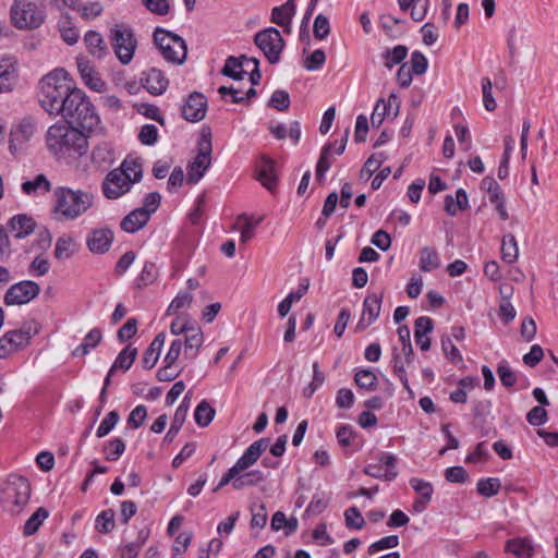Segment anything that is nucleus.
<instances>
[{
  "label": "nucleus",
  "instance_id": "58",
  "mask_svg": "<svg viewBox=\"0 0 558 558\" xmlns=\"http://www.w3.org/2000/svg\"><path fill=\"white\" fill-rule=\"evenodd\" d=\"M326 61V54L324 50L316 49L304 60V68L308 71H315L320 69Z\"/></svg>",
  "mask_w": 558,
  "mask_h": 558
},
{
  "label": "nucleus",
  "instance_id": "19",
  "mask_svg": "<svg viewBox=\"0 0 558 558\" xmlns=\"http://www.w3.org/2000/svg\"><path fill=\"white\" fill-rule=\"evenodd\" d=\"M384 292L369 293L363 302V313L360 322L357 323L359 328H366L372 325L379 316Z\"/></svg>",
  "mask_w": 558,
  "mask_h": 558
},
{
  "label": "nucleus",
  "instance_id": "62",
  "mask_svg": "<svg viewBox=\"0 0 558 558\" xmlns=\"http://www.w3.org/2000/svg\"><path fill=\"white\" fill-rule=\"evenodd\" d=\"M142 3L153 14L166 15L170 11L168 0H142Z\"/></svg>",
  "mask_w": 558,
  "mask_h": 558
},
{
  "label": "nucleus",
  "instance_id": "21",
  "mask_svg": "<svg viewBox=\"0 0 558 558\" xmlns=\"http://www.w3.org/2000/svg\"><path fill=\"white\" fill-rule=\"evenodd\" d=\"M269 446V439L268 438H260L256 441H254L242 454L241 458L238 459L235 462V466L241 471L244 472L247 469H250L252 465H254L257 460L260 458L263 452L268 448Z\"/></svg>",
  "mask_w": 558,
  "mask_h": 558
},
{
  "label": "nucleus",
  "instance_id": "61",
  "mask_svg": "<svg viewBox=\"0 0 558 558\" xmlns=\"http://www.w3.org/2000/svg\"><path fill=\"white\" fill-rule=\"evenodd\" d=\"M497 374L499 376V379H500L501 384L506 388L512 387L515 384V381H517L515 373L511 369L510 366H508L507 363H500L498 365Z\"/></svg>",
  "mask_w": 558,
  "mask_h": 558
},
{
  "label": "nucleus",
  "instance_id": "44",
  "mask_svg": "<svg viewBox=\"0 0 558 558\" xmlns=\"http://www.w3.org/2000/svg\"><path fill=\"white\" fill-rule=\"evenodd\" d=\"M408 56V48L403 45H398L392 49H388L383 53L385 66L388 69L393 68L396 64L401 63Z\"/></svg>",
  "mask_w": 558,
  "mask_h": 558
},
{
  "label": "nucleus",
  "instance_id": "25",
  "mask_svg": "<svg viewBox=\"0 0 558 558\" xmlns=\"http://www.w3.org/2000/svg\"><path fill=\"white\" fill-rule=\"evenodd\" d=\"M257 180L265 186L268 191L272 192L277 184V175L275 170V161L263 157L258 163L257 169Z\"/></svg>",
  "mask_w": 558,
  "mask_h": 558
},
{
  "label": "nucleus",
  "instance_id": "50",
  "mask_svg": "<svg viewBox=\"0 0 558 558\" xmlns=\"http://www.w3.org/2000/svg\"><path fill=\"white\" fill-rule=\"evenodd\" d=\"M125 450V444L121 438H113L105 446L106 459L109 461L118 460Z\"/></svg>",
  "mask_w": 558,
  "mask_h": 558
},
{
  "label": "nucleus",
  "instance_id": "28",
  "mask_svg": "<svg viewBox=\"0 0 558 558\" xmlns=\"http://www.w3.org/2000/svg\"><path fill=\"white\" fill-rule=\"evenodd\" d=\"M189 407H190V404H189V396L186 395L183 398L181 404L175 410V413H174V416H173V421L171 423V426H170L169 430L167 432V434H166V436L163 438V441L171 442L174 439V437L177 436V434L179 433V430L181 429L183 423L186 420Z\"/></svg>",
  "mask_w": 558,
  "mask_h": 558
},
{
  "label": "nucleus",
  "instance_id": "20",
  "mask_svg": "<svg viewBox=\"0 0 558 558\" xmlns=\"http://www.w3.org/2000/svg\"><path fill=\"white\" fill-rule=\"evenodd\" d=\"M16 80V60L9 56H0V94L12 92Z\"/></svg>",
  "mask_w": 558,
  "mask_h": 558
},
{
  "label": "nucleus",
  "instance_id": "6",
  "mask_svg": "<svg viewBox=\"0 0 558 558\" xmlns=\"http://www.w3.org/2000/svg\"><path fill=\"white\" fill-rule=\"evenodd\" d=\"M170 331L174 336L184 335V357L196 359L204 342L203 331L186 318L179 316L170 325Z\"/></svg>",
  "mask_w": 558,
  "mask_h": 558
},
{
  "label": "nucleus",
  "instance_id": "49",
  "mask_svg": "<svg viewBox=\"0 0 558 558\" xmlns=\"http://www.w3.org/2000/svg\"><path fill=\"white\" fill-rule=\"evenodd\" d=\"M193 301V295L191 292H180L178 295L171 301L170 305L167 308V315H174L178 311L190 307Z\"/></svg>",
  "mask_w": 558,
  "mask_h": 558
},
{
  "label": "nucleus",
  "instance_id": "40",
  "mask_svg": "<svg viewBox=\"0 0 558 558\" xmlns=\"http://www.w3.org/2000/svg\"><path fill=\"white\" fill-rule=\"evenodd\" d=\"M242 56L240 58L229 57L226 60L225 66L221 70V73L226 76H229L233 80H242L246 71L244 70Z\"/></svg>",
  "mask_w": 558,
  "mask_h": 558
},
{
  "label": "nucleus",
  "instance_id": "46",
  "mask_svg": "<svg viewBox=\"0 0 558 558\" xmlns=\"http://www.w3.org/2000/svg\"><path fill=\"white\" fill-rule=\"evenodd\" d=\"M118 169L123 171L124 174H129L132 185L142 179V163L137 159H125Z\"/></svg>",
  "mask_w": 558,
  "mask_h": 558
},
{
  "label": "nucleus",
  "instance_id": "30",
  "mask_svg": "<svg viewBox=\"0 0 558 558\" xmlns=\"http://www.w3.org/2000/svg\"><path fill=\"white\" fill-rule=\"evenodd\" d=\"M295 10V0H288L284 4L272 9L271 22L281 27H289Z\"/></svg>",
  "mask_w": 558,
  "mask_h": 558
},
{
  "label": "nucleus",
  "instance_id": "24",
  "mask_svg": "<svg viewBox=\"0 0 558 558\" xmlns=\"http://www.w3.org/2000/svg\"><path fill=\"white\" fill-rule=\"evenodd\" d=\"M262 217L253 219L248 217L246 214H241L236 217V221L233 225V229L240 231L241 244H245L254 238L255 229L262 222Z\"/></svg>",
  "mask_w": 558,
  "mask_h": 558
},
{
  "label": "nucleus",
  "instance_id": "3",
  "mask_svg": "<svg viewBox=\"0 0 558 558\" xmlns=\"http://www.w3.org/2000/svg\"><path fill=\"white\" fill-rule=\"evenodd\" d=\"M66 124L88 133L102 131L100 118L89 97L80 88L74 89L60 114Z\"/></svg>",
  "mask_w": 558,
  "mask_h": 558
},
{
  "label": "nucleus",
  "instance_id": "18",
  "mask_svg": "<svg viewBox=\"0 0 558 558\" xmlns=\"http://www.w3.org/2000/svg\"><path fill=\"white\" fill-rule=\"evenodd\" d=\"M76 66L83 82L95 92H102L105 88V82L101 80L99 73L95 70V66L85 56H78L76 58Z\"/></svg>",
  "mask_w": 558,
  "mask_h": 558
},
{
  "label": "nucleus",
  "instance_id": "14",
  "mask_svg": "<svg viewBox=\"0 0 558 558\" xmlns=\"http://www.w3.org/2000/svg\"><path fill=\"white\" fill-rule=\"evenodd\" d=\"M128 175L119 169L110 171L102 182L105 196L109 199H117L129 192L132 184Z\"/></svg>",
  "mask_w": 558,
  "mask_h": 558
},
{
  "label": "nucleus",
  "instance_id": "27",
  "mask_svg": "<svg viewBox=\"0 0 558 558\" xmlns=\"http://www.w3.org/2000/svg\"><path fill=\"white\" fill-rule=\"evenodd\" d=\"M92 162L97 168H106L114 161V151L111 144L101 142L92 150Z\"/></svg>",
  "mask_w": 558,
  "mask_h": 558
},
{
  "label": "nucleus",
  "instance_id": "16",
  "mask_svg": "<svg viewBox=\"0 0 558 558\" xmlns=\"http://www.w3.org/2000/svg\"><path fill=\"white\" fill-rule=\"evenodd\" d=\"M112 242L113 231L108 227L93 229L86 238V245L94 254L108 252Z\"/></svg>",
  "mask_w": 558,
  "mask_h": 558
},
{
  "label": "nucleus",
  "instance_id": "57",
  "mask_svg": "<svg viewBox=\"0 0 558 558\" xmlns=\"http://www.w3.org/2000/svg\"><path fill=\"white\" fill-rule=\"evenodd\" d=\"M313 33L314 37L319 40L325 39L329 35L330 24L327 16H325L324 14H318L315 17Z\"/></svg>",
  "mask_w": 558,
  "mask_h": 558
},
{
  "label": "nucleus",
  "instance_id": "38",
  "mask_svg": "<svg viewBox=\"0 0 558 558\" xmlns=\"http://www.w3.org/2000/svg\"><path fill=\"white\" fill-rule=\"evenodd\" d=\"M440 266V258L434 247L425 246L420 255V269L423 271H432Z\"/></svg>",
  "mask_w": 558,
  "mask_h": 558
},
{
  "label": "nucleus",
  "instance_id": "17",
  "mask_svg": "<svg viewBox=\"0 0 558 558\" xmlns=\"http://www.w3.org/2000/svg\"><path fill=\"white\" fill-rule=\"evenodd\" d=\"M207 110L206 97L197 92L192 93L182 107V116L189 122H198L205 118Z\"/></svg>",
  "mask_w": 558,
  "mask_h": 558
},
{
  "label": "nucleus",
  "instance_id": "39",
  "mask_svg": "<svg viewBox=\"0 0 558 558\" xmlns=\"http://www.w3.org/2000/svg\"><path fill=\"white\" fill-rule=\"evenodd\" d=\"M51 190V184L45 174H37L34 180L25 181L22 183V191L25 194L48 193Z\"/></svg>",
  "mask_w": 558,
  "mask_h": 558
},
{
  "label": "nucleus",
  "instance_id": "9",
  "mask_svg": "<svg viewBox=\"0 0 558 558\" xmlns=\"http://www.w3.org/2000/svg\"><path fill=\"white\" fill-rule=\"evenodd\" d=\"M11 19L17 28H36L45 19L44 11L29 0H15L11 8Z\"/></svg>",
  "mask_w": 558,
  "mask_h": 558
},
{
  "label": "nucleus",
  "instance_id": "10",
  "mask_svg": "<svg viewBox=\"0 0 558 558\" xmlns=\"http://www.w3.org/2000/svg\"><path fill=\"white\" fill-rule=\"evenodd\" d=\"M197 155L194 160L187 166L186 180L190 184L197 183L211 162V140L210 133L203 134L197 143Z\"/></svg>",
  "mask_w": 558,
  "mask_h": 558
},
{
  "label": "nucleus",
  "instance_id": "45",
  "mask_svg": "<svg viewBox=\"0 0 558 558\" xmlns=\"http://www.w3.org/2000/svg\"><path fill=\"white\" fill-rule=\"evenodd\" d=\"M215 414V409L206 400H203L195 409L194 418L197 425L205 427L214 420Z\"/></svg>",
  "mask_w": 558,
  "mask_h": 558
},
{
  "label": "nucleus",
  "instance_id": "34",
  "mask_svg": "<svg viewBox=\"0 0 558 558\" xmlns=\"http://www.w3.org/2000/svg\"><path fill=\"white\" fill-rule=\"evenodd\" d=\"M469 207V199L466 192L459 189L456 192V198L452 195L445 197V210L448 215L454 216L459 210H465Z\"/></svg>",
  "mask_w": 558,
  "mask_h": 558
},
{
  "label": "nucleus",
  "instance_id": "56",
  "mask_svg": "<svg viewBox=\"0 0 558 558\" xmlns=\"http://www.w3.org/2000/svg\"><path fill=\"white\" fill-rule=\"evenodd\" d=\"M399 545V537L397 535H389L380 538L379 541L373 543L368 547V554L374 555L380 550L395 548Z\"/></svg>",
  "mask_w": 558,
  "mask_h": 558
},
{
  "label": "nucleus",
  "instance_id": "15",
  "mask_svg": "<svg viewBox=\"0 0 558 558\" xmlns=\"http://www.w3.org/2000/svg\"><path fill=\"white\" fill-rule=\"evenodd\" d=\"M397 459L391 453H380L376 463L365 466L364 473L378 480L392 481L397 477Z\"/></svg>",
  "mask_w": 558,
  "mask_h": 558
},
{
  "label": "nucleus",
  "instance_id": "22",
  "mask_svg": "<svg viewBox=\"0 0 558 558\" xmlns=\"http://www.w3.org/2000/svg\"><path fill=\"white\" fill-rule=\"evenodd\" d=\"M410 485L414 492L420 495V498L414 501L413 508L416 512H422L426 509L427 505L432 500L434 493L433 485L432 483L417 477L411 478Z\"/></svg>",
  "mask_w": 558,
  "mask_h": 558
},
{
  "label": "nucleus",
  "instance_id": "29",
  "mask_svg": "<svg viewBox=\"0 0 558 558\" xmlns=\"http://www.w3.org/2000/svg\"><path fill=\"white\" fill-rule=\"evenodd\" d=\"M148 221L147 213L136 208L122 219L120 227L125 232L134 233L146 226Z\"/></svg>",
  "mask_w": 558,
  "mask_h": 558
},
{
  "label": "nucleus",
  "instance_id": "2",
  "mask_svg": "<svg viewBox=\"0 0 558 558\" xmlns=\"http://www.w3.org/2000/svg\"><path fill=\"white\" fill-rule=\"evenodd\" d=\"M74 89L77 88L73 86L69 73L63 69H54L39 82V104L49 114L59 116Z\"/></svg>",
  "mask_w": 558,
  "mask_h": 558
},
{
  "label": "nucleus",
  "instance_id": "41",
  "mask_svg": "<svg viewBox=\"0 0 558 558\" xmlns=\"http://www.w3.org/2000/svg\"><path fill=\"white\" fill-rule=\"evenodd\" d=\"M519 248L513 234L504 235L501 242V258L508 264H512L518 259Z\"/></svg>",
  "mask_w": 558,
  "mask_h": 558
},
{
  "label": "nucleus",
  "instance_id": "11",
  "mask_svg": "<svg viewBox=\"0 0 558 558\" xmlns=\"http://www.w3.org/2000/svg\"><path fill=\"white\" fill-rule=\"evenodd\" d=\"M254 43L263 51L270 64L279 62L284 40L277 28L268 27L258 32L254 37Z\"/></svg>",
  "mask_w": 558,
  "mask_h": 558
},
{
  "label": "nucleus",
  "instance_id": "26",
  "mask_svg": "<svg viewBox=\"0 0 558 558\" xmlns=\"http://www.w3.org/2000/svg\"><path fill=\"white\" fill-rule=\"evenodd\" d=\"M84 43L88 52L97 59H104L109 53L104 37L96 31H88L84 36Z\"/></svg>",
  "mask_w": 558,
  "mask_h": 558
},
{
  "label": "nucleus",
  "instance_id": "63",
  "mask_svg": "<svg viewBox=\"0 0 558 558\" xmlns=\"http://www.w3.org/2000/svg\"><path fill=\"white\" fill-rule=\"evenodd\" d=\"M441 348L447 356L452 363L462 362V355L460 354L458 348L452 343L450 337L441 338Z\"/></svg>",
  "mask_w": 558,
  "mask_h": 558
},
{
  "label": "nucleus",
  "instance_id": "1",
  "mask_svg": "<svg viewBox=\"0 0 558 558\" xmlns=\"http://www.w3.org/2000/svg\"><path fill=\"white\" fill-rule=\"evenodd\" d=\"M48 150L59 160L71 163L88 150L87 136L66 123H56L46 133Z\"/></svg>",
  "mask_w": 558,
  "mask_h": 558
},
{
  "label": "nucleus",
  "instance_id": "48",
  "mask_svg": "<svg viewBox=\"0 0 558 558\" xmlns=\"http://www.w3.org/2000/svg\"><path fill=\"white\" fill-rule=\"evenodd\" d=\"M95 527L100 533H109L114 527V511L107 509L101 511L96 518Z\"/></svg>",
  "mask_w": 558,
  "mask_h": 558
},
{
  "label": "nucleus",
  "instance_id": "55",
  "mask_svg": "<svg viewBox=\"0 0 558 558\" xmlns=\"http://www.w3.org/2000/svg\"><path fill=\"white\" fill-rule=\"evenodd\" d=\"M269 107L275 108L279 111H286L290 107V96L288 92L283 89H277L272 93L269 99Z\"/></svg>",
  "mask_w": 558,
  "mask_h": 558
},
{
  "label": "nucleus",
  "instance_id": "51",
  "mask_svg": "<svg viewBox=\"0 0 558 558\" xmlns=\"http://www.w3.org/2000/svg\"><path fill=\"white\" fill-rule=\"evenodd\" d=\"M330 145H326L323 147L319 159L316 166V178L322 181L324 179L325 173L329 170L332 160L330 158Z\"/></svg>",
  "mask_w": 558,
  "mask_h": 558
},
{
  "label": "nucleus",
  "instance_id": "54",
  "mask_svg": "<svg viewBox=\"0 0 558 558\" xmlns=\"http://www.w3.org/2000/svg\"><path fill=\"white\" fill-rule=\"evenodd\" d=\"M344 521L349 529L361 530L365 525V520L356 507H350L344 511Z\"/></svg>",
  "mask_w": 558,
  "mask_h": 558
},
{
  "label": "nucleus",
  "instance_id": "60",
  "mask_svg": "<svg viewBox=\"0 0 558 558\" xmlns=\"http://www.w3.org/2000/svg\"><path fill=\"white\" fill-rule=\"evenodd\" d=\"M492 89V81L488 77L482 78L483 104L487 111H494L497 107Z\"/></svg>",
  "mask_w": 558,
  "mask_h": 558
},
{
  "label": "nucleus",
  "instance_id": "53",
  "mask_svg": "<svg viewBox=\"0 0 558 558\" xmlns=\"http://www.w3.org/2000/svg\"><path fill=\"white\" fill-rule=\"evenodd\" d=\"M119 413L117 411L109 412L104 420L101 421L100 425L98 426L96 430V436L99 438H102L107 436L118 424L119 422Z\"/></svg>",
  "mask_w": 558,
  "mask_h": 558
},
{
  "label": "nucleus",
  "instance_id": "42",
  "mask_svg": "<svg viewBox=\"0 0 558 558\" xmlns=\"http://www.w3.org/2000/svg\"><path fill=\"white\" fill-rule=\"evenodd\" d=\"M48 510L44 507H39L25 522L23 527L24 535H34L39 530L43 522L48 518Z\"/></svg>",
  "mask_w": 558,
  "mask_h": 558
},
{
  "label": "nucleus",
  "instance_id": "12",
  "mask_svg": "<svg viewBox=\"0 0 558 558\" xmlns=\"http://www.w3.org/2000/svg\"><path fill=\"white\" fill-rule=\"evenodd\" d=\"M40 293L38 283L32 280H24L12 284L4 294L5 305H24L29 303Z\"/></svg>",
  "mask_w": 558,
  "mask_h": 558
},
{
  "label": "nucleus",
  "instance_id": "47",
  "mask_svg": "<svg viewBox=\"0 0 558 558\" xmlns=\"http://www.w3.org/2000/svg\"><path fill=\"white\" fill-rule=\"evenodd\" d=\"M500 486L499 478L487 477L477 482L476 489L480 495L489 498L498 494Z\"/></svg>",
  "mask_w": 558,
  "mask_h": 558
},
{
  "label": "nucleus",
  "instance_id": "7",
  "mask_svg": "<svg viewBox=\"0 0 558 558\" xmlns=\"http://www.w3.org/2000/svg\"><path fill=\"white\" fill-rule=\"evenodd\" d=\"M31 498V484L23 477L10 476L4 488L3 502L9 512L19 514L26 507Z\"/></svg>",
  "mask_w": 558,
  "mask_h": 558
},
{
  "label": "nucleus",
  "instance_id": "31",
  "mask_svg": "<svg viewBox=\"0 0 558 558\" xmlns=\"http://www.w3.org/2000/svg\"><path fill=\"white\" fill-rule=\"evenodd\" d=\"M35 130V124L29 120H23L15 130L11 132L10 150L14 153L17 149V144L22 145L28 141Z\"/></svg>",
  "mask_w": 558,
  "mask_h": 558
},
{
  "label": "nucleus",
  "instance_id": "43",
  "mask_svg": "<svg viewBox=\"0 0 558 558\" xmlns=\"http://www.w3.org/2000/svg\"><path fill=\"white\" fill-rule=\"evenodd\" d=\"M136 355V348H132L131 345L125 347L117 356L113 365L111 366V372H114L117 369L128 371L135 361Z\"/></svg>",
  "mask_w": 558,
  "mask_h": 558
},
{
  "label": "nucleus",
  "instance_id": "52",
  "mask_svg": "<svg viewBox=\"0 0 558 558\" xmlns=\"http://www.w3.org/2000/svg\"><path fill=\"white\" fill-rule=\"evenodd\" d=\"M354 380L360 388H364L366 390H374L377 385L376 375L368 369L359 371L355 374Z\"/></svg>",
  "mask_w": 558,
  "mask_h": 558
},
{
  "label": "nucleus",
  "instance_id": "36",
  "mask_svg": "<svg viewBox=\"0 0 558 558\" xmlns=\"http://www.w3.org/2000/svg\"><path fill=\"white\" fill-rule=\"evenodd\" d=\"M506 550L513 554L517 558H532L533 546L526 538L509 539L506 544Z\"/></svg>",
  "mask_w": 558,
  "mask_h": 558
},
{
  "label": "nucleus",
  "instance_id": "33",
  "mask_svg": "<svg viewBox=\"0 0 558 558\" xmlns=\"http://www.w3.org/2000/svg\"><path fill=\"white\" fill-rule=\"evenodd\" d=\"M265 480V475L259 470H253L250 472H239L238 475H235L234 482H233V488L235 490H241L246 487L256 486L260 482Z\"/></svg>",
  "mask_w": 558,
  "mask_h": 558
},
{
  "label": "nucleus",
  "instance_id": "32",
  "mask_svg": "<svg viewBox=\"0 0 558 558\" xmlns=\"http://www.w3.org/2000/svg\"><path fill=\"white\" fill-rule=\"evenodd\" d=\"M9 227L15 238L22 239L34 231L35 222L33 218L22 214L11 218L9 221Z\"/></svg>",
  "mask_w": 558,
  "mask_h": 558
},
{
  "label": "nucleus",
  "instance_id": "4",
  "mask_svg": "<svg viewBox=\"0 0 558 558\" xmlns=\"http://www.w3.org/2000/svg\"><path fill=\"white\" fill-rule=\"evenodd\" d=\"M54 215L59 221L75 220L92 206L94 195L83 190L60 186L54 191Z\"/></svg>",
  "mask_w": 558,
  "mask_h": 558
},
{
  "label": "nucleus",
  "instance_id": "37",
  "mask_svg": "<svg viewBox=\"0 0 558 558\" xmlns=\"http://www.w3.org/2000/svg\"><path fill=\"white\" fill-rule=\"evenodd\" d=\"M74 252L75 243L72 236L63 234L58 238L53 251V255L57 259H69L73 256Z\"/></svg>",
  "mask_w": 558,
  "mask_h": 558
},
{
  "label": "nucleus",
  "instance_id": "35",
  "mask_svg": "<svg viewBox=\"0 0 558 558\" xmlns=\"http://www.w3.org/2000/svg\"><path fill=\"white\" fill-rule=\"evenodd\" d=\"M102 339V332L99 328L92 329L84 338L83 342L73 351L74 356H83L95 349Z\"/></svg>",
  "mask_w": 558,
  "mask_h": 558
},
{
  "label": "nucleus",
  "instance_id": "13",
  "mask_svg": "<svg viewBox=\"0 0 558 558\" xmlns=\"http://www.w3.org/2000/svg\"><path fill=\"white\" fill-rule=\"evenodd\" d=\"M32 338L31 329H15L0 338V359H5L25 348Z\"/></svg>",
  "mask_w": 558,
  "mask_h": 558
},
{
  "label": "nucleus",
  "instance_id": "64",
  "mask_svg": "<svg viewBox=\"0 0 558 558\" xmlns=\"http://www.w3.org/2000/svg\"><path fill=\"white\" fill-rule=\"evenodd\" d=\"M147 416V409L145 405L140 404L135 407L129 415L128 423L132 428H138L144 423Z\"/></svg>",
  "mask_w": 558,
  "mask_h": 558
},
{
  "label": "nucleus",
  "instance_id": "23",
  "mask_svg": "<svg viewBox=\"0 0 558 558\" xmlns=\"http://www.w3.org/2000/svg\"><path fill=\"white\" fill-rule=\"evenodd\" d=\"M144 87L153 95H161L166 92L169 81L165 74L156 68L145 72Z\"/></svg>",
  "mask_w": 558,
  "mask_h": 558
},
{
  "label": "nucleus",
  "instance_id": "5",
  "mask_svg": "<svg viewBox=\"0 0 558 558\" xmlns=\"http://www.w3.org/2000/svg\"><path fill=\"white\" fill-rule=\"evenodd\" d=\"M154 43L168 62L182 64L185 61L187 47L179 35L157 27L154 32Z\"/></svg>",
  "mask_w": 558,
  "mask_h": 558
},
{
  "label": "nucleus",
  "instance_id": "59",
  "mask_svg": "<svg viewBox=\"0 0 558 558\" xmlns=\"http://www.w3.org/2000/svg\"><path fill=\"white\" fill-rule=\"evenodd\" d=\"M410 64L409 68L414 74L422 75L427 70L428 61L421 51H414L411 54Z\"/></svg>",
  "mask_w": 558,
  "mask_h": 558
},
{
  "label": "nucleus",
  "instance_id": "8",
  "mask_svg": "<svg viewBox=\"0 0 558 558\" xmlns=\"http://www.w3.org/2000/svg\"><path fill=\"white\" fill-rule=\"evenodd\" d=\"M112 49L122 64H129L137 47L134 31L126 24H117L110 28Z\"/></svg>",
  "mask_w": 558,
  "mask_h": 558
}]
</instances>
